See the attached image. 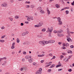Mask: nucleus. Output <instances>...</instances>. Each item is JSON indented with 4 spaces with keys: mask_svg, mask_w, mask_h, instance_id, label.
<instances>
[{
    "mask_svg": "<svg viewBox=\"0 0 74 74\" xmlns=\"http://www.w3.org/2000/svg\"><path fill=\"white\" fill-rule=\"evenodd\" d=\"M39 44H41L42 45H45V43H44V41H40L39 42Z\"/></svg>",
    "mask_w": 74,
    "mask_h": 74,
    "instance_id": "obj_1",
    "label": "nucleus"
},
{
    "mask_svg": "<svg viewBox=\"0 0 74 74\" xmlns=\"http://www.w3.org/2000/svg\"><path fill=\"white\" fill-rule=\"evenodd\" d=\"M8 5L7 3H4L3 4H2L1 6L2 7H7Z\"/></svg>",
    "mask_w": 74,
    "mask_h": 74,
    "instance_id": "obj_2",
    "label": "nucleus"
},
{
    "mask_svg": "<svg viewBox=\"0 0 74 74\" xmlns=\"http://www.w3.org/2000/svg\"><path fill=\"white\" fill-rule=\"evenodd\" d=\"M49 43H54L55 42V40H50L49 41Z\"/></svg>",
    "mask_w": 74,
    "mask_h": 74,
    "instance_id": "obj_3",
    "label": "nucleus"
},
{
    "mask_svg": "<svg viewBox=\"0 0 74 74\" xmlns=\"http://www.w3.org/2000/svg\"><path fill=\"white\" fill-rule=\"evenodd\" d=\"M42 25H43V23L42 22H40L39 23L38 25L39 27L42 26Z\"/></svg>",
    "mask_w": 74,
    "mask_h": 74,
    "instance_id": "obj_4",
    "label": "nucleus"
},
{
    "mask_svg": "<svg viewBox=\"0 0 74 74\" xmlns=\"http://www.w3.org/2000/svg\"><path fill=\"white\" fill-rule=\"evenodd\" d=\"M58 22V25H62V24H63V23H62V22L61 21H60Z\"/></svg>",
    "mask_w": 74,
    "mask_h": 74,
    "instance_id": "obj_5",
    "label": "nucleus"
},
{
    "mask_svg": "<svg viewBox=\"0 0 74 74\" xmlns=\"http://www.w3.org/2000/svg\"><path fill=\"white\" fill-rule=\"evenodd\" d=\"M48 30H47L46 32L47 33H48V32H52V31H51V30H50V28H49V27L48 28Z\"/></svg>",
    "mask_w": 74,
    "mask_h": 74,
    "instance_id": "obj_6",
    "label": "nucleus"
},
{
    "mask_svg": "<svg viewBox=\"0 0 74 74\" xmlns=\"http://www.w3.org/2000/svg\"><path fill=\"white\" fill-rule=\"evenodd\" d=\"M62 32H63V30H60L59 31H57V33H62Z\"/></svg>",
    "mask_w": 74,
    "mask_h": 74,
    "instance_id": "obj_7",
    "label": "nucleus"
},
{
    "mask_svg": "<svg viewBox=\"0 0 74 74\" xmlns=\"http://www.w3.org/2000/svg\"><path fill=\"white\" fill-rule=\"evenodd\" d=\"M25 69V67H23L22 68H21V69H20V70L22 71H23V70H24Z\"/></svg>",
    "mask_w": 74,
    "mask_h": 74,
    "instance_id": "obj_8",
    "label": "nucleus"
},
{
    "mask_svg": "<svg viewBox=\"0 0 74 74\" xmlns=\"http://www.w3.org/2000/svg\"><path fill=\"white\" fill-rule=\"evenodd\" d=\"M40 12L41 14H43V13L44 12V11L43 10H41L40 11Z\"/></svg>",
    "mask_w": 74,
    "mask_h": 74,
    "instance_id": "obj_9",
    "label": "nucleus"
},
{
    "mask_svg": "<svg viewBox=\"0 0 74 74\" xmlns=\"http://www.w3.org/2000/svg\"><path fill=\"white\" fill-rule=\"evenodd\" d=\"M55 64H53L51 66H50V68H53V67H55Z\"/></svg>",
    "mask_w": 74,
    "mask_h": 74,
    "instance_id": "obj_10",
    "label": "nucleus"
},
{
    "mask_svg": "<svg viewBox=\"0 0 74 74\" xmlns=\"http://www.w3.org/2000/svg\"><path fill=\"white\" fill-rule=\"evenodd\" d=\"M16 42L17 43H19V42H20V40H19V39L18 38H17Z\"/></svg>",
    "mask_w": 74,
    "mask_h": 74,
    "instance_id": "obj_11",
    "label": "nucleus"
},
{
    "mask_svg": "<svg viewBox=\"0 0 74 74\" xmlns=\"http://www.w3.org/2000/svg\"><path fill=\"white\" fill-rule=\"evenodd\" d=\"M65 12L66 13V15H67V14H69V11L68 10H66Z\"/></svg>",
    "mask_w": 74,
    "mask_h": 74,
    "instance_id": "obj_12",
    "label": "nucleus"
},
{
    "mask_svg": "<svg viewBox=\"0 0 74 74\" xmlns=\"http://www.w3.org/2000/svg\"><path fill=\"white\" fill-rule=\"evenodd\" d=\"M28 60L29 63H32V62H33V61L31 59H28Z\"/></svg>",
    "mask_w": 74,
    "mask_h": 74,
    "instance_id": "obj_13",
    "label": "nucleus"
},
{
    "mask_svg": "<svg viewBox=\"0 0 74 74\" xmlns=\"http://www.w3.org/2000/svg\"><path fill=\"white\" fill-rule=\"evenodd\" d=\"M57 18H58V22L61 21V18L60 17H58Z\"/></svg>",
    "mask_w": 74,
    "mask_h": 74,
    "instance_id": "obj_14",
    "label": "nucleus"
},
{
    "mask_svg": "<svg viewBox=\"0 0 74 74\" xmlns=\"http://www.w3.org/2000/svg\"><path fill=\"white\" fill-rule=\"evenodd\" d=\"M7 64V61H4V63L2 64V66H4V65H5Z\"/></svg>",
    "mask_w": 74,
    "mask_h": 74,
    "instance_id": "obj_15",
    "label": "nucleus"
},
{
    "mask_svg": "<svg viewBox=\"0 0 74 74\" xmlns=\"http://www.w3.org/2000/svg\"><path fill=\"white\" fill-rule=\"evenodd\" d=\"M37 37H38L39 38H42V36L40 35H38L37 36Z\"/></svg>",
    "mask_w": 74,
    "mask_h": 74,
    "instance_id": "obj_16",
    "label": "nucleus"
},
{
    "mask_svg": "<svg viewBox=\"0 0 74 74\" xmlns=\"http://www.w3.org/2000/svg\"><path fill=\"white\" fill-rule=\"evenodd\" d=\"M62 66V65L61 64H60L58 65H57L56 66V68H58V67H60Z\"/></svg>",
    "mask_w": 74,
    "mask_h": 74,
    "instance_id": "obj_17",
    "label": "nucleus"
},
{
    "mask_svg": "<svg viewBox=\"0 0 74 74\" xmlns=\"http://www.w3.org/2000/svg\"><path fill=\"white\" fill-rule=\"evenodd\" d=\"M41 73H42V72L41 71H38L37 74H41Z\"/></svg>",
    "mask_w": 74,
    "mask_h": 74,
    "instance_id": "obj_18",
    "label": "nucleus"
},
{
    "mask_svg": "<svg viewBox=\"0 0 74 74\" xmlns=\"http://www.w3.org/2000/svg\"><path fill=\"white\" fill-rule=\"evenodd\" d=\"M56 7L58 8H59L60 7V6H59V5L58 4H56Z\"/></svg>",
    "mask_w": 74,
    "mask_h": 74,
    "instance_id": "obj_19",
    "label": "nucleus"
},
{
    "mask_svg": "<svg viewBox=\"0 0 74 74\" xmlns=\"http://www.w3.org/2000/svg\"><path fill=\"white\" fill-rule=\"evenodd\" d=\"M30 1H26L25 3V4H30Z\"/></svg>",
    "mask_w": 74,
    "mask_h": 74,
    "instance_id": "obj_20",
    "label": "nucleus"
},
{
    "mask_svg": "<svg viewBox=\"0 0 74 74\" xmlns=\"http://www.w3.org/2000/svg\"><path fill=\"white\" fill-rule=\"evenodd\" d=\"M26 34L25 32H24L23 34H22V35L23 36H25Z\"/></svg>",
    "mask_w": 74,
    "mask_h": 74,
    "instance_id": "obj_21",
    "label": "nucleus"
},
{
    "mask_svg": "<svg viewBox=\"0 0 74 74\" xmlns=\"http://www.w3.org/2000/svg\"><path fill=\"white\" fill-rule=\"evenodd\" d=\"M5 41V40H0V42H4Z\"/></svg>",
    "mask_w": 74,
    "mask_h": 74,
    "instance_id": "obj_22",
    "label": "nucleus"
},
{
    "mask_svg": "<svg viewBox=\"0 0 74 74\" xmlns=\"http://www.w3.org/2000/svg\"><path fill=\"white\" fill-rule=\"evenodd\" d=\"M41 9H42V8H41V7H39L38 8V10H41Z\"/></svg>",
    "mask_w": 74,
    "mask_h": 74,
    "instance_id": "obj_23",
    "label": "nucleus"
},
{
    "mask_svg": "<svg viewBox=\"0 0 74 74\" xmlns=\"http://www.w3.org/2000/svg\"><path fill=\"white\" fill-rule=\"evenodd\" d=\"M44 43H45V44H48V43H49V41H46L45 42H44Z\"/></svg>",
    "mask_w": 74,
    "mask_h": 74,
    "instance_id": "obj_24",
    "label": "nucleus"
},
{
    "mask_svg": "<svg viewBox=\"0 0 74 74\" xmlns=\"http://www.w3.org/2000/svg\"><path fill=\"white\" fill-rule=\"evenodd\" d=\"M34 27H39V25H34Z\"/></svg>",
    "mask_w": 74,
    "mask_h": 74,
    "instance_id": "obj_25",
    "label": "nucleus"
},
{
    "mask_svg": "<svg viewBox=\"0 0 74 74\" xmlns=\"http://www.w3.org/2000/svg\"><path fill=\"white\" fill-rule=\"evenodd\" d=\"M46 29H42V32H45Z\"/></svg>",
    "mask_w": 74,
    "mask_h": 74,
    "instance_id": "obj_26",
    "label": "nucleus"
},
{
    "mask_svg": "<svg viewBox=\"0 0 74 74\" xmlns=\"http://www.w3.org/2000/svg\"><path fill=\"white\" fill-rule=\"evenodd\" d=\"M69 46V44L68 43H66L65 45V47H68Z\"/></svg>",
    "mask_w": 74,
    "mask_h": 74,
    "instance_id": "obj_27",
    "label": "nucleus"
},
{
    "mask_svg": "<svg viewBox=\"0 0 74 74\" xmlns=\"http://www.w3.org/2000/svg\"><path fill=\"white\" fill-rule=\"evenodd\" d=\"M29 56H27L25 57V58L27 59H29Z\"/></svg>",
    "mask_w": 74,
    "mask_h": 74,
    "instance_id": "obj_28",
    "label": "nucleus"
},
{
    "mask_svg": "<svg viewBox=\"0 0 74 74\" xmlns=\"http://www.w3.org/2000/svg\"><path fill=\"white\" fill-rule=\"evenodd\" d=\"M26 8H30V6L29 5H26L25 6Z\"/></svg>",
    "mask_w": 74,
    "mask_h": 74,
    "instance_id": "obj_29",
    "label": "nucleus"
},
{
    "mask_svg": "<svg viewBox=\"0 0 74 74\" xmlns=\"http://www.w3.org/2000/svg\"><path fill=\"white\" fill-rule=\"evenodd\" d=\"M31 8H33L34 7V5H32L30 6Z\"/></svg>",
    "mask_w": 74,
    "mask_h": 74,
    "instance_id": "obj_30",
    "label": "nucleus"
},
{
    "mask_svg": "<svg viewBox=\"0 0 74 74\" xmlns=\"http://www.w3.org/2000/svg\"><path fill=\"white\" fill-rule=\"evenodd\" d=\"M9 19H10L11 21H12L13 20V19L12 18H10V17H9Z\"/></svg>",
    "mask_w": 74,
    "mask_h": 74,
    "instance_id": "obj_31",
    "label": "nucleus"
},
{
    "mask_svg": "<svg viewBox=\"0 0 74 74\" xmlns=\"http://www.w3.org/2000/svg\"><path fill=\"white\" fill-rule=\"evenodd\" d=\"M63 70V69L62 68L60 69H59L58 70V71H62V70Z\"/></svg>",
    "mask_w": 74,
    "mask_h": 74,
    "instance_id": "obj_32",
    "label": "nucleus"
},
{
    "mask_svg": "<svg viewBox=\"0 0 74 74\" xmlns=\"http://www.w3.org/2000/svg\"><path fill=\"white\" fill-rule=\"evenodd\" d=\"M68 71H69V72H71V71H72V69H69V70H68Z\"/></svg>",
    "mask_w": 74,
    "mask_h": 74,
    "instance_id": "obj_33",
    "label": "nucleus"
},
{
    "mask_svg": "<svg viewBox=\"0 0 74 74\" xmlns=\"http://www.w3.org/2000/svg\"><path fill=\"white\" fill-rule=\"evenodd\" d=\"M63 57H64V56L62 55H61L60 56V59H62V58H63Z\"/></svg>",
    "mask_w": 74,
    "mask_h": 74,
    "instance_id": "obj_34",
    "label": "nucleus"
},
{
    "mask_svg": "<svg viewBox=\"0 0 74 74\" xmlns=\"http://www.w3.org/2000/svg\"><path fill=\"white\" fill-rule=\"evenodd\" d=\"M11 48L12 49H14V48H15V47H14V46H12L11 47Z\"/></svg>",
    "mask_w": 74,
    "mask_h": 74,
    "instance_id": "obj_35",
    "label": "nucleus"
},
{
    "mask_svg": "<svg viewBox=\"0 0 74 74\" xmlns=\"http://www.w3.org/2000/svg\"><path fill=\"white\" fill-rule=\"evenodd\" d=\"M48 14H51V12L49 10L47 11Z\"/></svg>",
    "mask_w": 74,
    "mask_h": 74,
    "instance_id": "obj_36",
    "label": "nucleus"
},
{
    "mask_svg": "<svg viewBox=\"0 0 74 74\" xmlns=\"http://www.w3.org/2000/svg\"><path fill=\"white\" fill-rule=\"evenodd\" d=\"M62 49H66V47H64V46H63L62 47Z\"/></svg>",
    "mask_w": 74,
    "mask_h": 74,
    "instance_id": "obj_37",
    "label": "nucleus"
},
{
    "mask_svg": "<svg viewBox=\"0 0 74 74\" xmlns=\"http://www.w3.org/2000/svg\"><path fill=\"white\" fill-rule=\"evenodd\" d=\"M5 37V35L3 36H1V39H2L3 38H4Z\"/></svg>",
    "mask_w": 74,
    "mask_h": 74,
    "instance_id": "obj_38",
    "label": "nucleus"
},
{
    "mask_svg": "<svg viewBox=\"0 0 74 74\" xmlns=\"http://www.w3.org/2000/svg\"><path fill=\"white\" fill-rule=\"evenodd\" d=\"M15 17L16 19H18V18H19V17L17 16H15Z\"/></svg>",
    "mask_w": 74,
    "mask_h": 74,
    "instance_id": "obj_39",
    "label": "nucleus"
},
{
    "mask_svg": "<svg viewBox=\"0 0 74 74\" xmlns=\"http://www.w3.org/2000/svg\"><path fill=\"white\" fill-rule=\"evenodd\" d=\"M15 43L14 42L12 44V46H15Z\"/></svg>",
    "mask_w": 74,
    "mask_h": 74,
    "instance_id": "obj_40",
    "label": "nucleus"
},
{
    "mask_svg": "<svg viewBox=\"0 0 74 74\" xmlns=\"http://www.w3.org/2000/svg\"><path fill=\"white\" fill-rule=\"evenodd\" d=\"M36 64H37L36 62H34L33 63V65H34V66H35V65H36Z\"/></svg>",
    "mask_w": 74,
    "mask_h": 74,
    "instance_id": "obj_41",
    "label": "nucleus"
},
{
    "mask_svg": "<svg viewBox=\"0 0 74 74\" xmlns=\"http://www.w3.org/2000/svg\"><path fill=\"white\" fill-rule=\"evenodd\" d=\"M70 48H74V46H73V45H71L70 46Z\"/></svg>",
    "mask_w": 74,
    "mask_h": 74,
    "instance_id": "obj_42",
    "label": "nucleus"
},
{
    "mask_svg": "<svg viewBox=\"0 0 74 74\" xmlns=\"http://www.w3.org/2000/svg\"><path fill=\"white\" fill-rule=\"evenodd\" d=\"M27 20L28 21H30V18H27Z\"/></svg>",
    "mask_w": 74,
    "mask_h": 74,
    "instance_id": "obj_43",
    "label": "nucleus"
},
{
    "mask_svg": "<svg viewBox=\"0 0 74 74\" xmlns=\"http://www.w3.org/2000/svg\"><path fill=\"white\" fill-rule=\"evenodd\" d=\"M64 9H65V10L66 9H69V7H65L64 8Z\"/></svg>",
    "mask_w": 74,
    "mask_h": 74,
    "instance_id": "obj_44",
    "label": "nucleus"
},
{
    "mask_svg": "<svg viewBox=\"0 0 74 74\" xmlns=\"http://www.w3.org/2000/svg\"><path fill=\"white\" fill-rule=\"evenodd\" d=\"M25 59L23 58L22 59V62H25Z\"/></svg>",
    "mask_w": 74,
    "mask_h": 74,
    "instance_id": "obj_45",
    "label": "nucleus"
},
{
    "mask_svg": "<svg viewBox=\"0 0 74 74\" xmlns=\"http://www.w3.org/2000/svg\"><path fill=\"white\" fill-rule=\"evenodd\" d=\"M51 69H49L48 70V72H50V71H51Z\"/></svg>",
    "mask_w": 74,
    "mask_h": 74,
    "instance_id": "obj_46",
    "label": "nucleus"
},
{
    "mask_svg": "<svg viewBox=\"0 0 74 74\" xmlns=\"http://www.w3.org/2000/svg\"><path fill=\"white\" fill-rule=\"evenodd\" d=\"M38 71H42V68H40Z\"/></svg>",
    "mask_w": 74,
    "mask_h": 74,
    "instance_id": "obj_47",
    "label": "nucleus"
},
{
    "mask_svg": "<svg viewBox=\"0 0 74 74\" xmlns=\"http://www.w3.org/2000/svg\"><path fill=\"white\" fill-rule=\"evenodd\" d=\"M25 33L26 34H28V33H29V32L26 31L25 32Z\"/></svg>",
    "mask_w": 74,
    "mask_h": 74,
    "instance_id": "obj_48",
    "label": "nucleus"
},
{
    "mask_svg": "<svg viewBox=\"0 0 74 74\" xmlns=\"http://www.w3.org/2000/svg\"><path fill=\"white\" fill-rule=\"evenodd\" d=\"M45 56V55L44 54H42L41 55H40V57H43V56Z\"/></svg>",
    "mask_w": 74,
    "mask_h": 74,
    "instance_id": "obj_49",
    "label": "nucleus"
},
{
    "mask_svg": "<svg viewBox=\"0 0 74 74\" xmlns=\"http://www.w3.org/2000/svg\"><path fill=\"white\" fill-rule=\"evenodd\" d=\"M71 56H72H72H69V59H70V58H71Z\"/></svg>",
    "mask_w": 74,
    "mask_h": 74,
    "instance_id": "obj_50",
    "label": "nucleus"
},
{
    "mask_svg": "<svg viewBox=\"0 0 74 74\" xmlns=\"http://www.w3.org/2000/svg\"><path fill=\"white\" fill-rule=\"evenodd\" d=\"M69 51L70 53H71V54L73 53V52H72V51H71V50H69Z\"/></svg>",
    "mask_w": 74,
    "mask_h": 74,
    "instance_id": "obj_51",
    "label": "nucleus"
},
{
    "mask_svg": "<svg viewBox=\"0 0 74 74\" xmlns=\"http://www.w3.org/2000/svg\"><path fill=\"white\" fill-rule=\"evenodd\" d=\"M62 55H66V54L65 53H62Z\"/></svg>",
    "mask_w": 74,
    "mask_h": 74,
    "instance_id": "obj_52",
    "label": "nucleus"
},
{
    "mask_svg": "<svg viewBox=\"0 0 74 74\" xmlns=\"http://www.w3.org/2000/svg\"><path fill=\"white\" fill-rule=\"evenodd\" d=\"M23 53L24 55H26V52H23Z\"/></svg>",
    "mask_w": 74,
    "mask_h": 74,
    "instance_id": "obj_53",
    "label": "nucleus"
},
{
    "mask_svg": "<svg viewBox=\"0 0 74 74\" xmlns=\"http://www.w3.org/2000/svg\"><path fill=\"white\" fill-rule=\"evenodd\" d=\"M23 25H24L23 23H21V26H23Z\"/></svg>",
    "mask_w": 74,
    "mask_h": 74,
    "instance_id": "obj_54",
    "label": "nucleus"
},
{
    "mask_svg": "<svg viewBox=\"0 0 74 74\" xmlns=\"http://www.w3.org/2000/svg\"><path fill=\"white\" fill-rule=\"evenodd\" d=\"M4 28H5V27H4L3 26V27H1V29H4Z\"/></svg>",
    "mask_w": 74,
    "mask_h": 74,
    "instance_id": "obj_55",
    "label": "nucleus"
},
{
    "mask_svg": "<svg viewBox=\"0 0 74 74\" xmlns=\"http://www.w3.org/2000/svg\"><path fill=\"white\" fill-rule=\"evenodd\" d=\"M67 33H70V31H69V30H67Z\"/></svg>",
    "mask_w": 74,
    "mask_h": 74,
    "instance_id": "obj_56",
    "label": "nucleus"
},
{
    "mask_svg": "<svg viewBox=\"0 0 74 74\" xmlns=\"http://www.w3.org/2000/svg\"><path fill=\"white\" fill-rule=\"evenodd\" d=\"M52 30H53V27H51V30H51V32L52 31Z\"/></svg>",
    "mask_w": 74,
    "mask_h": 74,
    "instance_id": "obj_57",
    "label": "nucleus"
},
{
    "mask_svg": "<svg viewBox=\"0 0 74 74\" xmlns=\"http://www.w3.org/2000/svg\"><path fill=\"white\" fill-rule=\"evenodd\" d=\"M49 56H52V54L51 53H50L49 54Z\"/></svg>",
    "mask_w": 74,
    "mask_h": 74,
    "instance_id": "obj_58",
    "label": "nucleus"
},
{
    "mask_svg": "<svg viewBox=\"0 0 74 74\" xmlns=\"http://www.w3.org/2000/svg\"><path fill=\"white\" fill-rule=\"evenodd\" d=\"M4 59H7V58L6 57H4L3 58V60H4Z\"/></svg>",
    "mask_w": 74,
    "mask_h": 74,
    "instance_id": "obj_59",
    "label": "nucleus"
},
{
    "mask_svg": "<svg viewBox=\"0 0 74 74\" xmlns=\"http://www.w3.org/2000/svg\"><path fill=\"white\" fill-rule=\"evenodd\" d=\"M25 23L28 24V23H29V22H27V21H25Z\"/></svg>",
    "mask_w": 74,
    "mask_h": 74,
    "instance_id": "obj_60",
    "label": "nucleus"
},
{
    "mask_svg": "<svg viewBox=\"0 0 74 74\" xmlns=\"http://www.w3.org/2000/svg\"><path fill=\"white\" fill-rule=\"evenodd\" d=\"M67 38L68 39H69V40H70L71 39L70 38L69 36H67Z\"/></svg>",
    "mask_w": 74,
    "mask_h": 74,
    "instance_id": "obj_61",
    "label": "nucleus"
},
{
    "mask_svg": "<svg viewBox=\"0 0 74 74\" xmlns=\"http://www.w3.org/2000/svg\"><path fill=\"white\" fill-rule=\"evenodd\" d=\"M44 60H42L41 61V63H43V62H44Z\"/></svg>",
    "mask_w": 74,
    "mask_h": 74,
    "instance_id": "obj_62",
    "label": "nucleus"
},
{
    "mask_svg": "<svg viewBox=\"0 0 74 74\" xmlns=\"http://www.w3.org/2000/svg\"><path fill=\"white\" fill-rule=\"evenodd\" d=\"M10 2H11V3H13V2H14V1L11 0H10Z\"/></svg>",
    "mask_w": 74,
    "mask_h": 74,
    "instance_id": "obj_63",
    "label": "nucleus"
},
{
    "mask_svg": "<svg viewBox=\"0 0 74 74\" xmlns=\"http://www.w3.org/2000/svg\"><path fill=\"white\" fill-rule=\"evenodd\" d=\"M5 74H10V73L6 72L5 73Z\"/></svg>",
    "mask_w": 74,
    "mask_h": 74,
    "instance_id": "obj_64",
    "label": "nucleus"
}]
</instances>
